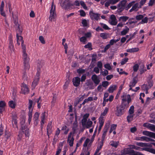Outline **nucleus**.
Returning <instances> with one entry per match:
<instances>
[{
	"label": "nucleus",
	"instance_id": "f257e3e1",
	"mask_svg": "<svg viewBox=\"0 0 155 155\" xmlns=\"http://www.w3.org/2000/svg\"><path fill=\"white\" fill-rule=\"evenodd\" d=\"M12 22L14 24V27L15 28L17 34L21 35L22 32V29L18 23L17 12L15 11L12 12Z\"/></svg>",
	"mask_w": 155,
	"mask_h": 155
},
{
	"label": "nucleus",
	"instance_id": "f03ea898",
	"mask_svg": "<svg viewBox=\"0 0 155 155\" xmlns=\"http://www.w3.org/2000/svg\"><path fill=\"white\" fill-rule=\"evenodd\" d=\"M122 104L124 107L127 108L128 107L129 104L131 101L130 96L129 94H127L125 93H124L121 96Z\"/></svg>",
	"mask_w": 155,
	"mask_h": 155
},
{
	"label": "nucleus",
	"instance_id": "7ed1b4c3",
	"mask_svg": "<svg viewBox=\"0 0 155 155\" xmlns=\"http://www.w3.org/2000/svg\"><path fill=\"white\" fill-rule=\"evenodd\" d=\"M49 19L51 21H54L56 17L55 6L54 5L53 1L52 2L50 11Z\"/></svg>",
	"mask_w": 155,
	"mask_h": 155
},
{
	"label": "nucleus",
	"instance_id": "20e7f679",
	"mask_svg": "<svg viewBox=\"0 0 155 155\" xmlns=\"http://www.w3.org/2000/svg\"><path fill=\"white\" fill-rule=\"evenodd\" d=\"M59 2L61 7L65 9H69L71 6L70 0H60Z\"/></svg>",
	"mask_w": 155,
	"mask_h": 155
},
{
	"label": "nucleus",
	"instance_id": "39448f33",
	"mask_svg": "<svg viewBox=\"0 0 155 155\" xmlns=\"http://www.w3.org/2000/svg\"><path fill=\"white\" fill-rule=\"evenodd\" d=\"M33 102L31 100H29L28 103V109L29 110L28 112V121L29 124H30L31 119L32 118V112L33 109Z\"/></svg>",
	"mask_w": 155,
	"mask_h": 155
},
{
	"label": "nucleus",
	"instance_id": "423d86ee",
	"mask_svg": "<svg viewBox=\"0 0 155 155\" xmlns=\"http://www.w3.org/2000/svg\"><path fill=\"white\" fill-rule=\"evenodd\" d=\"M22 131L18 135L19 138L21 139L22 137V135L24 134L25 136L28 137L29 136L28 129L26 126H21Z\"/></svg>",
	"mask_w": 155,
	"mask_h": 155
},
{
	"label": "nucleus",
	"instance_id": "0eeeda50",
	"mask_svg": "<svg viewBox=\"0 0 155 155\" xmlns=\"http://www.w3.org/2000/svg\"><path fill=\"white\" fill-rule=\"evenodd\" d=\"M73 132H70L68 136L67 142L71 147L73 146L74 138L73 137Z\"/></svg>",
	"mask_w": 155,
	"mask_h": 155
},
{
	"label": "nucleus",
	"instance_id": "6e6552de",
	"mask_svg": "<svg viewBox=\"0 0 155 155\" xmlns=\"http://www.w3.org/2000/svg\"><path fill=\"white\" fill-rule=\"evenodd\" d=\"M39 72H38L36 74L35 79L32 84V89H34L38 84L39 79Z\"/></svg>",
	"mask_w": 155,
	"mask_h": 155
},
{
	"label": "nucleus",
	"instance_id": "1a4fd4ad",
	"mask_svg": "<svg viewBox=\"0 0 155 155\" xmlns=\"http://www.w3.org/2000/svg\"><path fill=\"white\" fill-rule=\"evenodd\" d=\"M18 35L16 34L17 43L18 45H19L20 43H21L22 48V49L24 47H25V46L24 44L23 38L21 36Z\"/></svg>",
	"mask_w": 155,
	"mask_h": 155
},
{
	"label": "nucleus",
	"instance_id": "9d476101",
	"mask_svg": "<svg viewBox=\"0 0 155 155\" xmlns=\"http://www.w3.org/2000/svg\"><path fill=\"white\" fill-rule=\"evenodd\" d=\"M23 50V58L24 62H28L29 58L26 53V47H23L22 49Z\"/></svg>",
	"mask_w": 155,
	"mask_h": 155
},
{
	"label": "nucleus",
	"instance_id": "9b49d317",
	"mask_svg": "<svg viewBox=\"0 0 155 155\" xmlns=\"http://www.w3.org/2000/svg\"><path fill=\"white\" fill-rule=\"evenodd\" d=\"M21 92L24 94H27L29 92V88L27 85L23 83L21 85Z\"/></svg>",
	"mask_w": 155,
	"mask_h": 155
},
{
	"label": "nucleus",
	"instance_id": "f8f14e48",
	"mask_svg": "<svg viewBox=\"0 0 155 155\" xmlns=\"http://www.w3.org/2000/svg\"><path fill=\"white\" fill-rule=\"evenodd\" d=\"M89 15L91 18L92 19H95L97 20H98L99 19L100 16V15L94 13L93 11L90 12Z\"/></svg>",
	"mask_w": 155,
	"mask_h": 155
},
{
	"label": "nucleus",
	"instance_id": "ddd939ff",
	"mask_svg": "<svg viewBox=\"0 0 155 155\" xmlns=\"http://www.w3.org/2000/svg\"><path fill=\"white\" fill-rule=\"evenodd\" d=\"M109 23L111 25H117V21L114 15H111L110 19L109 20Z\"/></svg>",
	"mask_w": 155,
	"mask_h": 155
},
{
	"label": "nucleus",
	"instance_id": "4468645a",
	"mask_svg": "<svg viewBox=\"0 0 155 155\" xmlns=\"http://www.w3.org/2000/svg\"><path fill=\"white\" fill-rule=\"evenodd\" d=\"M104 141L102 140L98 143L97 148L94 155H100V153H98L99 151L101 149L103 145Z\"/></svg>",
	"mask_w": 155,
	"mask_h": 155
},
{
	"label": "nucleus",
	"instance_id": "2eb2a0df",
	"mask_svg": "<svg viewBox=\"0 0 155 155\" xmlns=\"http://www.w3.org/2000/svg\"><path fill=\"white\" fill-rule=\"evenodd\" d=\"M109 127V124H106L103 130V133L101 137V140L104 141L105 137L106 135V133L107 132L108 129Z\"/></svg>",
	"mask_w": 155,
	"mask_h": 155
},
{
	"label": "nucleus",
	"instance_id": "dca6fc26",
	"mask_svg": "<svg viewBox=\"0 0 155 155\" xmlns=\"http://www.w3.org/2000/svg\"><path fill=\"white\" fill-rule=\"evenodd\" d=\"M124 108V107L121 106L117 107L116 115L117 116H121L123 114Z\"/></svg>",
	"mask_w": 155,
	"mask_h": 155
},
{
	"label": "nucleus",
	"instance_id": "f3484780",
	"mask_svg": "<svg viewBox=\"0 0 155 155\" xmlns=\"http://www.w3.org/2000/svg\"><path fill=\"white\" fill-rule=\"evenodd\" d=\"M80 81V78L78 77H76L74 78L72 80L73 85L76 87L79 86Z\"/></svg>",
	"mask_w": 155,
	"mask_h": 155
},
{
	"label": "nucleus",
	"instance_id": "a211bd4d",
	"mask_svg": "<svg viewBox=\"0 0 155 155\" xmlns=\"http://www.w3.org/2000/svg\"><path fill=\"white\" fill-rule=\"evenodd\" d=\"M91 79L96 85L98 84L100 81L99 78L97 75L95 74L92 76Z\"/></svg>",
	"mask_w": 155,
	"mask_h": 155
},
{
	"label": "nucleus",
	"instance_id": "6ab92c4d",
	"mask_svg": "<svg viewBox=\"0 0 155 155\" xmlns=\"http://www.w3.org/2000/svg\"><path fill=\"white\" fill-rule=\"evenodd\" d=\"M143 134L144 135L149 136L155 139V133H154L145 130L143 131Z\"/></svg>",
	"mask_w": 155,
	"mask_h": 155
},
{
	"label": "nucleus",
	"instance_id": "aec40b11",
	"mask_svg": "<svg viewBox=\"0 0 155 155\" xmlns=\"http://www.w3.org/2000/svg\"><path fill=\"white\" fill-rule=\"evenodd\" d=\"M44 65V63L43 61H39L38 63V68H37V72H39V74H40L41 72V68L43 67Z\"/></svg>",
	"mask_w": 155,
	"mask_h": 155
},
{
	"label": "nucleus",
	"instance_id": "412c9836",
	"mask_svg": "<svg viewBox=\"0 0 155 155\" xmlns=\"http://www.w3.org/2000/svg\"><path fill=\"white\" fill-rule=\"evenodd\" d=\"M4 2L3 1H2L1 3L0 8V14L2 16L4 17H5L6 15L4 11Z\"/></svg>",
	"mask_w": 155,
	"mask_h": 155
},
{
	"label": "nucleus",
	"instance_id": "4be33fe9",
	"mask_svg": "<svg viewBox=\"0 0 155 155\" xmlns=\"http://www.w3.org/2000/svg\"><path fill=\"white\" fill-rule=\"evenodd\" d=\"M52 128V122H50L48 124L47 127V132L48 137L49 136V134H50L51 133Z\"/></svg>",
	"mask_w": 155,
	"mask_h": 155
},
{
	"label": "nucleus",
	"instance_id": "5701e85b",
	"mask_svg": "<svg viewBox=\"0 0 155 155\" xmlns=\"http://www.w3.org/2000/svg\"><path fill=\"white\" fill-rule=\"evenodd\" d=\"M39 114L37 112H36L34 116V123L37 125L38 122V118L39 117Z\"/></svg>",
	"mask_w": 155,
	"mask_h": 155
},
{
	"label": "nucleus",
	"instance_id": "b1692460",
	"mask_svg": "<svg viewBox=\"0 0 155 155\" xmlns=\"http://www.w3.org/2000/svg\"><path fill=\"white\" fill-rule=\"evenodd\" d=\"M78 126V122H77V118H76V117L75 119L74 122V123L73 125L72 129L73 131V134H74L75 133L76 131L77 130V128Z\"/></svg>",
	"mask_w": 155,
	"mask_h": 155
},
{
	"label": "nucleus",
	"instance_id": "393cba45",
	"mask_svg": "<svg viewBox=\"0 0 155 155\" xmlns=\"http://www.w3.org/2000/svg\"><path fill=\"white\" fill-rule=\"evenodd\" d=\"M125 29H124L121 31L120 35H124L128 33L129 31V28L127 27V26H125Z\"/></svg>",
	"mask_w": 155,
	"mask_h": 155
},
{
	"label": "nucleus",
	"instance_id": "a878e982",
	"mask_svg": "<svg viewBox=\"0 0 155 155\" xmlns=\"http://www.w3.org/2000/svg\"><path fill=\"white\" fill-rule=\"evenodd\" d=\"M145 150L150 152L154 154H155V149L153 148H142L141 150Z\"/></svg>",
	"mask_w": 155,
	"mask_h": 155
},
{
	"label": "nucleus",
	"instance_id": "bb28decb",
	"mask_svg": "<svg viewBox=\"0 0 155 155\" xmlns=\"http://www.w3.org/2000/svg\"><path fill=\"white\" fill-rule=\"evenodd\" d=\"M16 104L15 102L13 101H10L8 102L9 107L12 108H15V107Z\"/></svg>",
	"mask_w": 155,
	"mask_h": 155
},
{
	"label": "nucleus",
	"instance_id": "cd10ccee",
	"mask_svg": "<svg viewBox=\"0 0 155 155\" xmlns=\"http://www.w3.org/2000/svg\"><path fill=\"white\" fill-rule=\"evenodd\" d=\"M132 151H133V150L130 149V147L129 148H126L124 149L123 153L124 154H129Z\"/></svg>",
	"mask_w": 155,
	"mask_h": 155
},
{
	"label": "nucleus",
	"instance_id": "c85d7f7f",
	"mask_svg": "<svg viewBox=\"0 0 155 155\" xmlns=\"http://www.w3.org/2000/svg\"><path fill=\"white\" fill-rule=\"evenodd\" d=\"M117 87L116 85H113L111 86L108 89V91L110 93H112L115 90Z\"/></svg>",
	"mask_w": 155,
	"mask_h": 155
},
{
	"label": "nucleus",
	"instance_id": "c756f323",
	"mask_svg": "<svg viewBox=\"0 0 155 155\" xmlns=\"http://www.w3.org/2000/svg\"><path fill=\"white\" fill-rule=\"evenodd\" d=\"M139 50V49L137 48H135L131 49H127L126 51L128 52H134L138 51Z\"/></svg>",
	"mask_w": 155,
	"mask_h": 155
},
{
	"label": "nucleus",
	"instance_id": "7c9ffc66",
	"mask_svg": "<svg viewBox=\"0 0 155 155\" xmlns=\"http://www.w3.org/2000/svg\"><path fill=\"white\" fill-rule=\"evenodd\" d=\"M128 146L131 149H134L138 150H142L141 148L134 145H130Z\"/></svg>",
	"mask_w": 155,
	"mask_h": 155
},
{
	"label": "nucleus",
	"instance_id": "2f4dec72",
	"mask_svg": "<svg viewBox=\"0 0 155 155\" xmlns=\"http://www.w3.org/2000/svg\"><path fill=\"white\" fill-rule=\"evenodd\" d=\"M119 143L118 141H112L110 142V144L113 147L116 148L118 145Z\"/></svg>",
	"mask_w": 155,
	"mask_h": 155
},
{
	"label": "nucleus",
	"instance_id": "473e14b6",
	"mask_svg": "<svg viewBox=\"0 0 155 155\" xmlns=\"http://www.w3.org/2000/svg\"><path fill=\"white\" fill-rule=\"evenodd\" d=\"M129 19V17L126 16H122L120 17L119 19V21H122L123 22H126L127 20Z\"/></svg>",
	"mask_w": 155,
	"mask_h": 155
},
{
	"label": "nucleus",
	"instance_id": "72a5a7b5",
	"mask_svg": "<svg viewBox=\"0 0 155 155\" xmlns=\"http://www.w3.org/2000/svg\"><path fill=\"white\" fill-rule=\"evenodd\" d=\"M92 122L89 119L86 124L85 126L87 128H89L92 127Z\"/></svg>",
	"mask_w": 155,
	"mask_h": 155
},
{
	"label": "nucleus",
	"instance_id": "f704fd0d",
	"mask_svg": "<svg viewBox=\"0 0 155 155\" xmlns=\"http://www.w3.org/2000/svg\"><path fill=\"white\" fill-rule=\"evenodd\" d=\"M148 18L147 17H145L142 19L141 21L138 24H143L147 23L148 22Z\"/></svg>",
	"mask_w": 155,
	"mask_h": 155
},
{
	"label": "nucleus",
	"instance_id": "c9c22d12",
	"mask_svg": "<svg viewBox=\"0 0 155 155\" xmlns=\"http://www.w3.org/2000/svg\"><path fill=\"white\" fill-rule=\"evenodd\" d=\"M63 144H60L57 149L56 153L55 155H58L61 151V149L62 148Z\"/></svg>",
	"mask_w": 155,
	"mask_h": 155
},
{
	"label": "nucleus",
	"instance_id": "e433bc0d",
	"mask_svg": "<svg viewBox=\"0 0 155 155\" xmlns=\"http://www.w3.org/2000/svg\"><path fill=\"white\" fill-rule=\"evenodd\" d=\"M45 112L42 113L41 116V128H42V125L44 124V120L45 118Z\"/></svg>",
	"mask_w": 155,
	"mask_h": 155
},
{
	"label": "nucleus",
	"instance_id": "4c0bfd02",
	"mask_svg": "<svg viewBox=\"0 0 155 155\" xmlns=\"http://www.w3.org/2000/svg\"><path fill=\"white\" fill-rule=\"evenodd\" d=\"M99 119V124L103 125L104 121V117L101 116Z\"/></svg>",
	"mask_w": 155,
	"mask_h": 155
},
{
	"label": "nucleus",
	"instance_id": "58836bf2",
	"mask_svg": "<svg viewBox=\"0 0 155 155\" xmlns=\"http://www.w3.org/2000/svg\"><path fill=\"white\" fill-rule=\"evenodd\" d=\"M24 69L25 71L28 70L30 68V65L28 64V62H24Z\"/></svg>",
	"mask_w": 155,
	"mask_h": 155
},
{
	"label": "nucleus",
	"instance_id": "ea45409f",
	"mask_svg": "<svg viewBox=\"0 0 155 155\" xmlns=\"http://www.w3.org/2000/svg\"><path fill=\"white\" fill-rule=\"evenodd\" d=\"M137 81L136 79L134 78L132 81L130 83L129 86L130 87H133L135 86L136 84L137 83Z\"/></svg>",
	"mask_w": 155,
	"mask_h": 155
},
{
	"label": "nucleus",
	"instance_id": "a19ab883",
	"mask_svg": "<svg viewBox=\"0 0 155 155\" xmlns=\"http://www.w3.org/2000/svg\"><path fill=\"white\" fill-rule=\"evenodd\" d=\"M100 36L103 39H106L108 37V35L107 33H103L100 34Z\"/></svg>",
	"mask_w": 155,
	"mask_h": 155
},
{
	"label": "nucleus",
	"instance_id": "79ce46f5",
	"mask_svg": "<svg viewBox=\"0 0 155 155\" xmlns=\"http://www.w3.org/2000/svg\"><path fill=\"white\" fill-rule=\"evenodd\" d=\"M117 125L115 124H112L111 125L109 133L110 134L113 131L115 130Z\"/></svg>",
	"mask_w": 155,
	"mask_h": 155
},
{
	"label": "nucleus",
	"instance_id": "37998d69",
	"mask_svg": "<svg viewBox=\"0 0 155 155\" xmlns=\"http://www.w3.org/2000/svg\"><path fill=\"white\" fill-rule=\"evenodd\" d=\"M126 3V0H123L120 2L118 4L120 8H122L124 7Z\"/></svg>",
	"mask_w": 155,
	"mask_h": 155
},
{
	"label": "nucleus",
	"instance_id": "c03bdc74",
	"mask_svg": "<svg viewBox=\"0 0 155 155\" xmlns=\"http://www.w3.org/2000/svg\"><path fill=\"white\" fill-rule=\"evenodd\" d=\"M70 83V81L69 79L66 80L63 86V88L64 89H67Z\"/></svg>",
	"mask_w": 155,
	"mask_h": 155
},
{
	"label": "nucleus",
	"instance_id": "a18cd8bd",
	"mask_svg": "<svg viewBox=\"0 0 155 155\" xmlns=\"http://www.w3.org/2000/svg\"><path fill=\"white\" fill-rule=\"evenodd\" d=\"M138 5L139 4L138 3H136L132 6V8L130 10V12H132L133 11L136 10Z\"/></svg>",
	"mask_w": 155,
	"mask_h": 155
},
{
	"label": "nucleus",
	"instance_id": "49530a36",
	"mask_svg": "<svg viewBox=\"0 0 155 155\" xmlns=\"http://www.w3.org/2000/svg\"><path fill=\"white\" fill-rule=\"evenodd\" d=\"M9 48L10 50H13L14 46L13 45V42L12 40L11 39L9 40Z\"/></svg>",
	"mask_w": 155,
	"mask_h": 155
},
{
	"label": "nucleus",
	"instance_id": "de8ad7c7",
	"mask_svg": "<svg viewBox=\"0 0 155 155\" xmlns=\"http://www.w3.org/2000/svg\"><path fill=\"white\" fill-rule=\"evenodd\" d=\"M134 112V106L132 105L130 107L129 110V113L130 114H133Z\"/></svg>",
	"mask_w": 155,
	"mask_h": 155
},
{
	"label": "nucleus",
	"instance_id": "09e8293b",
	"mask_svg": "<svg viewBox=\"0 0 155 155\" xmlns=\"http://www.w3.org/2000/svg\"><path fill=\"white\" fill-rule=\"evenodd\" d=\"M101 26L105 30H109L110 28L108 27L105 24H104L102 23H100Z\"/></svg>",
	"mask_w": 155,
	"mask_h": 155
},
{
	"label": "nucleus",
	"instance_id": "8fccbe9b",
	"mask_svg": "<svg viewBox=\"0 0 155 155\" xmlns=\"http://www.w3.org/2000/svg\"><path fill=\"white\" fill-rule=\"evenodd\" d=\"M109 110V108L107 107H106L104 110V111L101 113V116L104 117L105 116Z\"/></svg>",
	"mask_w": 155,
	"mask_h": 155
},
{
	"label": "nucleus",
	"instance_id": "3c124183",
	"mask_svg": "<svg viewBox=\"0 0 155 155\" xmlns=\"http://www.w3.org/2000/svg\"><path fill=\"white\" fill-rule=\"evenodd\" d=\"M103 64L102 62L99 61L97 63V67L99 68L101 71H102Z\"/></svg>",
	"mask_w": 155,
	"mask_h": 155
},
{
	"label": "nucleus",
	"instance_id": "603ef678",
	"mask_svg": "<svg viewBox=\"0 0 155 155\" xmlns=\"http://www.w3.org/2000/svg\"><path fill=\"white\" fill-rule=\"evenodd\" d=\"M133 114H130L127 117V121L129 122L133 120V118L134 117Z\"/></svg>",
	"mask_w": 155,
	"mask_h": 155
},
{
	"label": "nucleus",
	"instance_id": "864d4df0",
	"mask_svg": "<svg viewBox=\"0 0 155 155\" xmlns=\"http://www.w3.org/2000/svg\"><path fill=\"white\" fill-rule=\"evenodd\" d=\"M128 60V58H125L124 59H122L120 62V63L121 65H124L126 63Z\"/></svg>",
	"mask_w": 155,
	"mask_h": 155
},
{
	"label": "nucleus",
	"instance_id": "5fc2aeb1",
	"mask_svg": "<svg viewBox=\"0 0 155 155\" xmlns=\"http://www.w3.org/2000/svg\"><path fill=\"white\" fill-rule=\"evenodd\" d=\"M81 5L83 7V8L85 9H87V7L86 6V4L83 1H81L80 2Z\"/></svg>",
	"mask_w": 155,
	"mask_h": 155
},
{
	"label": "nucleus",
	"instance_id": "6e6d98bb",
	"mask_svg": "<svg viewBox=\"0 0 155 155\" xmlns=\"http://www.w3.org/2000/svg\"><path fill=\"white\" fill-rule=\"evenodd\" d=\"M144 16L141 15H137L136 17V18L138 20H141L144 17Z\"/></svg>",
	"mask_w": 155,
	"mask_h": 155
},
{
	"label": "nucleus",
	"instance_id": "4d7b16f0",
	"mask_svg": "<svg viewBox=\"0 0 155 155\" xmlns=\"http://www.w3.org/2000/svg\"><path fill=\"white\" fill-rule=\"evenodd\" d=\"M91 47L92 45L91 43H88L86 45L84 46V47L85 48H89L90 50H91L92 49Z\"/></svg>",
	"mask_w": 155,
	"mask_h": 155
},
{
	"label": "nucleus",
	"instance_id": "13d9d810",
	"mask_svg": "<svg viewBox=\"0 0 155 155\" xmlns=\"http://www.w3.org/2000/svg\"><path fill=\"white\" fill-rule=\"evenodd\" d=\"M80 41L84 43V44H85V42L87 41V38L85 37H82L80 38Z\"/></svg>",
	"mask_w": 155,
	"mask_h": 155
},
{
	"label": "nucleus",
	"instance_id": "bf43d9fd",
	"mask_svg": "<svg viewBox=\"0 0 155 155\" xmlns=\"http://www.w3.org/2000/svg\"><path fill=\"white\" fill-rule=\"evenodd\" d=\"M117 71L118 72H119V73L120 74H124L126 75H127L128 74V73L127 72H122V71H123L122 69H120V70L118 68L117 69Z\"/></svg>",
	"mask_w": 155,
	"mask_h": 155
},
{
	"label": "nucleus",
	"instance_id": "052dcab7",
	"mask_svg": "<svg viewBox=\"0 0 155 155\" xmlns=\"http://www.w3.org/2000/svg\"><path fill=\"white\" fill-rule=\"evenodd\" d=\"M101 73L104 76H106L108 74V72L107 70H105L104 71H101Z\"/></svg>",
	"mask_w": 155,
	"mask_h": 155
},
{
	"label": "nucleus",
	"instance_id": "680f3d73",
	"mask_svg": "<svg viewBox=\"0 0 155 155\" xmlns=\"http://www.w3.org/2000/svg\"><path fill=\"white\" fill-rule=\"evenodd\" d=\"M39 40L41 43L43 44H45V41L43 36H40L39 37Z\"/></svg>",
	"mask_w": 155,
	"mask_h": 155
},
{
	"label": "nucleus",
	"instance_id": "e2e57ef3",
	"mask_svg": "<svg viewBox=\"0 0 155 155\" xmlns=\"http://www.w3.org/2000/svg\"><path fill=\"white\" fill-rule=\"evenodd\" d=\"M81 23L84 27H86L87 26V20L86 19L83 20L82 21Z\"/></svg>",
	"mask_w": 155,
	"mask_h": 155
},
{
	"label": "nucleus",
	"instance_id": "0e129e2a",
	"mask_svg": "<svg viewBox=\"0 0 155 155\" xmlns=\"http://www.w3.org/2000/svg\"><path fill=\"white\" fill-rule=\"evenodd\" d=\"M90 140L88 138H87L85 140L83 144L84 147H86L87 146L88 143L90 142Z\"/></svg>",
	"mask_w": 155,
	"mask_h": 155
},
{
	"label": "nucleus",
	"instance_id": "69168bd1",
	"mask_svg": "<svg viewBox=\"0 0 155 155\" xmlns=\"http://www.w3.org/2000/svg\"><path fill=\"white\" fill-rule=\"evenodd\" d=\"M149 129L151 131H155V125L151 124Z\"/></svg>",
	"mask_w": 155,
	"mask_h": 155
},
{
	"label": "nucleus",
	"instance_id": "338daca9",
	"mask_svg": "<svg viewBox=\"0 0 155 155\" xmlns=\"http://www.w3.org/2000/svg\"><path fill=\"white\" fill-rule=\"evenodd\" d=\"M85 72V70L84 69L81 68H79L77 70V72L79 74H82L84 73Z\"/></svg>",
	"mask_w": 155,
	"mask_h": 155
},
{
	"label": "nucleus",
	"instance_id": "774afa93",
	"mask_svg": "<svg viewBox=\"0 0 155 155\" xmlns=\"http://www.w3.org/2000/svg\"><path fill=\"white\" fill-rule=\"evenodd\" d=\"M104 67L106 69L108 70H110L111 69V68L109 64H107L104 65Z\"/></svg>",
	"mask_w": 155,
	"mask_h": 155
}]
</instances>
